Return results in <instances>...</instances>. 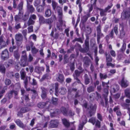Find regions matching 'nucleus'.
<instances>
[{
  "instance_id": "obj_1",
  "label": "nucleus",
  "mask_w": 130,
  "mask_h": 130,
  "mask_svg": "<svg viewBox=\"0 0 130 130\" xmlns=\"http://www.w3.org/2000/svg\"><path fill=\"white\" fill-rule=\"evenodd\" d=\"M83 106L86 108H87L88 113L90 117L93 115L95 112L96 108V105L95 104L93 105L92 104L88 105L87 103L85 101L83 104Z\"/></svg>"
},
{
  "instance_id": "obj_2",
  "label": "nucleus",
  "mask_w": 130,
  "mask_h": 130,
  "mask_svg": "<svg viewBox=\"0 0 130 130\" xmlns=\"http://www.w3.org/2000/svg\"><path fill=\"white\" fill-rule=\"evenodd\" d=\"M57 11L58 13V17L59 18V21L60 23L62 24L63 23L62 18L63 15L62 8L60 6H58L56 8Z\"/></svg>"
},
{
  "instance_id": "obj_3",
  "label": "nucleus",
  "mask_w": 130,
  "mask_h": 130,
  "mask_svg": "<svg viewBox=\"0 0 130 130\" xmlns=\"http://www.w3.org/2000/svg\"><path fill=\"white\" fill-rule=\"evenodd\" d=\"M101 25L100 24L96 27L97 41L98 44H99L100 42V39L101 37L103 36V34L101 32Z\"/></svg>"
},
{
  "instance_id": "obj_4",
  "label": "nucleus",
  "mask_w": 130,
  "mask_h": 130,
  "mask_svg": "<svg viewBox=\"0 0 130 130\" xmlns=\"http://www.w3.org/2000/svg\"><path fill=\"white\" fill-rule=\"evenodd\" d=\"M83 60L84 66L86 67H88L89 66L90 63L91 62L90 59L88 57L85 56L83 58Z\"/></svg>"
},
{
  "instance_id": "obj_5",
  "label": "nucleus",
  "mask_w": 130,
  "mask_h": 130,
  "mask_svg": "<svg viewBox=\"0 0 130 130\" xmlns=\"http://www.w3.org/2000/svg\"><path fill=\"white\" fill-rule=\"evenodd\" d=\"M130 17V12L129 10L123 11L122 13L121 18L123 19H128Z\"/></svg>"
},
{
  "instance_id": "obj_6",
  "label": "nucleus",
  "mask_w": 130,
  "mask_h": 130,
  "mask_svg": "<svg viewBox=\"0 0 130 130\" xmlns=\"http://www.w3.org/2000/svg\"><path fill=\"white\" fill-rule=\"evenodd\" d=\"M125 101L128 104H124L123 106L125 107V108L127 109L128 110L127 113L129 116V120H130V108L129 107L130 105V100L127 99Z\"/></svg>"
},
{
  "instance_id": "obj_7",
  "label": "nucleus",
  "mask_w": 130,
  "mask_h": 130,
  "mask_svg": "<svg viewBox=\"0 0 130 130\" xmlns=\"http://www.w3.org/2000/svg\"><path fill=\"white\" fill-rule=\"evenodd\" d=\"M129 85L128 81L124 79L123 77L122 79L121 82V85L122 87L125 88Z\"/></svg>"
},
{
  "instance_id": "obj_8",
  "label": "nucleus",
  "mask_w": 130,
  "mask_h": 130,
  "mask_svg": "<svg viewBox=\"0 0 130 130\" xmlns=\"http://www.w3.org/2000/svg\"><path fill=\"white\" fill-rule=\"evenodd\" d=\"M41 89L42 90L41 96L43 99H44L46 98L47 96V90L43 87H41Z\"/></svg>"
},
{
  "instance_id": "obj_9",
  "label": "nucleus",
  "mask_w": 130,
  "mask_h": 130,
  "mask_svg": "<svg viewBox=\"0 0 130 130\" xmlns=\"http://www.w3.org/2000/svg\"><path fill=\"white\" fill-rule=\"evenodd\" d=\"M50 126L51 128L56 127H57L59 122L57 120H51L50 122Z\"/></svg>"
},
{
  "instance_id": "obj_10",
  "label": "nucleus",
  "mask_w": 130,
  "mask_h": 130,
  "mask_svg": "<svg viewBox=\"0 0 130 130\" xmlns=\"http://www.w3.org/2000/svg\"><path fill=\"white\" fill-rule=\"evenodd\" d=\"M27 8L29 12L32 13L35 12V8L32 5H30L29 3H27Z\"/></svg>"
},
{
  "instance_id": "obj_11",
  "label": "nucleus",
  "mask_w": 130,
  "mask_h": 130,
  "mask_svg": "<svg viewBox=\"0 0 130 130\" xmlns=\"http://www.w3.org/2000/svg\"><path fill=\"white\" fill-rule=\"evenodd\" d=\"M23 37L22 35L20 34H17L15 36V39L17 41L21 42V44L22 43L23 41Z\"/></svg>"
},
{
  "instance_id": "obj_12",
  "label": "nucleus",
  "mask_w": 130,
  "mask_h": 130,
  "mask_svg": "<svg viewBox=\"0 0 130 130\" xmlns=\"http://www.w3.org/2000/svg\"><path fill=\"white\" fill-rule=\"evenodd\" d=\"M8 55V52L7 49L2 52L1 55L2 59L4 60L7 59V56Z\"/></svg>"
},
{
  "instance_id": "obj_13",
  "label": "nucleus",
  "mask_w": 130,
  "mask_h": 130,
  "mask_svg": "<svg viewBox=\"0 0 130 130\" xmlns=\"http://www.w3.org/2000/svg\"><path fill=\"white\" fill-rule=\"evenodd\" d=\"M90 16V13H88L87 14L84 16L81 20V22L83 24L87 21L88 18Z\"/></svg>"
},
{
  "instance_id": "obj_14",
  "label": "nucleus",
  "mask_w": 130,
  "mask_h": 130,
  "mask_svg": "<svg viewBox=\"0 0 130 130\" xmlns=\"http://www.w3.org/2000/svg\"><path fill=\"white\" fill-rule=\"evenodd\" d=\"M48 102H41L39 103L37 105V107L40 108H44L47 104Z\"/></svg>"
},
{
  "instance_id": "obj_15",
  "label": "nucleus",
  "mask_w": 130,
  "mask_h": 130,
  "mask_svg": "<svg viewBox=\"0 0 130 130\" xmlns=\"http://www.w3.org/2000/svg\"><path fill=\"white\" fill-rule=\"evenodd\" d=\"M84 70H83L81 71H79L78 70H76L74 71V73L73 74V76L74 78L78 77H79L80 74L83 72Z\"/></svg>"
},
{
  "instance_id": "obj_16",
  "label": "nucleus",
  "mask_w": 130,
  "mask_h": 130,
  "mask_svg": "<svg viewBox=\"0 0 130 130\" xmlns=\"http://www.w3.org/2000/svg\"><path fill=\"white\" fill-rule=\"evenodd\" d=\"M64 78L63 75L60 74H59L56 78L57 80L60 83L63 82L64 81Z\"/></svg>"
},
{
  "instance_id": "obj_17",
  "label": "nucleus",
  "mask_w": 130,
  "mask_h": 130,
  "mask_svg": "<svg viewBox=\"0 0 130 130\" xmlns=\"http://www.w3.org/2000/svg\"><path fill=\"white\" fill-rule=\"evenodd\" d=\"M84 77L85 84L87 85L89 84L90 82V80L88 75L86 74H85Z\"/></svg>"
},
{
  "instance_id": "obj_18",
  "label": "nucleus",
  "mask_w": 130,
  "mask_h": 130,
  "mask_svg": "<svg viewBox=\"0 0 130 130\" xmlns=\"http://www.w3.org/2000/svg\"><path fill=\"white\" fill-rule=\"evenodd\" d=\"M119 89V86L117 85H113L111 87V91L115 93L117 92L118 90Z\"/></svg>"
},
{
  "instance_id": "obj_19",
  "label": "nucleus",
  "mask_w": 130,
  "mask_h": 130,
  "mask_svg": "<svg viewBox=\"0 0 130 130\" xmlns=\"http://www.w3.org/2000/svg\"><path fill=\"white\" fill-rule=\"evenodd\" d=\"M58 92L61 94L64 95L66 93L67 90L65 88L62 87L59 89Z\"/></svg>"
},
{
  "instance_id": "obj_20",
  "label": "nucleus",
  "mask_w": 130,
  "mask_h": 130,
  "mask_svg": "<svg viewBox=\"0 0 130 130\" xmlns=\"http://www.w3.org/2000/svg\"><path fill=\"white\" fill-rule=\"evenodd\" d=\"M120 34L119 37L120 38H122L124 37L125 34V32L123 27H122V29L120 30Z\"/></svg>"
},
{
  "instance_id": "obj_21",
  "label": "nucleus",
  "mask_w": 130,
  "mask_h": 130,
  "mask_svg": "<svg viewBox=\"0 0 130 130\" xmlns=\"http://www.w3.org/2000/svg\"><path fill=\"white\" fill-rule=\"evenodd\" d=\"M20 74L21 79H22L24 80V78L26 77L25 76L26 73L24 69H22L21 71H20Z\"/></svg>"
},
{
  "instance_id": "obj_22",
  "label": "nucleus",
  "mask_w": 130,
  "mask_h": 130,
  "mask_svg": "<svg viewBox=\"0 0 130 130\" xmlns=\"http://www.w3.org/2000/svg\"><path fill=\"white\" fill-rule=\"evenodd\" d=\"M15 122L18 126L24 128L25 126L19 119L15 121Z\"/></svg>"
},
{
  "instance_id": "obj_23",
  "label": "nucleus",
  "mask_w": 130,
  "mask_h": 130,
  "mask_svg": "<svg viewBox=\"0 0 130 130\" xmlns=\"http://www.w3.org/2000/svg\"><path fill=\"white\" fill-rule=\"evenodd\" d=\"M97 9L100 11V15L101 16H106V11L105 10L102 9L100 8H97Z\"/></svg>"
},
{
  "instance_id": "obj_24",
  "label": "nucleus",
  "mask_w": 130,
  "mask_h": 130,
  "mask_svg": "<svg viewBox=\"0 0 130 130\" xmlns=\"http://www.w3.org/2000/svg\"><path fill=\"white\" fill-rule=\"evenodd\" d=\"M58 99L53 97L52 98L51 102L54 105H56L58 104Z\"/></svg>"
},
{
  "instance_id": "obj_25",
  "label": "nucleus",
  "mask_w": 130,
  "mask_h": 130,
  "mask_svg": "<svg viewBox=\"0 0 130 130\" xmlns=\"http://www.w3.org/2000/svg\"><path fill=\"white\" fill-rule=\"evenodd\" d=\"M83 118H84L85 119V122H83L82 124H79V126L78 130H82L83 127L84 126V125L87 122L86 120L87 118L85 116H83V118H82V119Z\"/></svg>"
},
{
  "instance_id": "obj_26",
  "label": "nucleus",
  "mask_w": 130,
  "mask_h": 130,
  "mask_svg": "<svg viewBox=\"0 0 130 130\" xmlns=\"http://www.w3.org/2000/svg\"><path fill=\"white\" fill-rule=\"evenodd\" d=\"M14 93L15 95V98L16 99H18V98L17 96V95L18 94V92L14 90H11L10 92V97L11 98L12 97V94Z\"/></svg>"
},
{
  "instance_id": "obj_27",
  "label": "nucleus",
  "mask_w": 130,
  "mask_h": 130,
  "mask_svg": "<svg viewBox=\"0 0 130 130\" xmlns=\"http://www.w3.org/2000/svg\"><path fill=\"white\" fill-rule=\"evenodd\" d=\"M23 15V13H19V12L18 15H17L15 17V20L16 21H19Z\"/></svg>"
},
{
  "instance_id": "obj_28",
  "label": "nucleus",
  "mask_w": 130,
  "mask_h": 130,
  "mask_svg": "<svg viewBox=\"0 0 130 130\" xmlns=\"http://www.w3.org/2000/svg\"><path fill=\"white\" fill-rule=\"evenodd\" d=\"M36 10L38 12H41L44 10V8L41 5H39L36 7Z\"/></svg>"
},
{
  "instance_id": "obj_29",
  "label": "nucleus",
  "mask_w": 130,
  "mask_h": 130,
  "mask_svg": "<svg viewBox=\"0 0 130 130\" xmlns=\"http://www.w3.org/2000/svg\"><path fill=\"white\" fill-rule=\"evenodd\" d=\"M0 44L1 47H5L6 45L5 42L4 41L3 37L2 36L0 37Z\"/></svg>"
},
{
  "instance_id": "obj_30",
  "label": "nucleus",
  "mask_w": 130,
  "mask_h": 130,
  "mask_svg": "<svg viewBox=\"0 0 130 130\" xmlns=\"http://www.w3.org/2000/svg\"><path fill=\"white\" fill-rule=\"evenodd\" d=\"M124 92L127 98H130V89L127 88L124 90Z\"/></svg>"
},
{
  "instance_id": "obj_31",
  "label": "nucleus",
  "mask_w": 130,
  "mask_h": 130,
  "mask_svg": "<svg viewBox=\"0 0 130 130\" xmlns=\"http://www.w3.org/2000/svg\"><path fill=\"white\" fill-rule=\"evenodd\" d=\"M39 18V21L40 24L44 23H45V20L43 17L41 15H38Z\"/></svg>"
},
{
  "instance_id": "obj_32",
  "label": "nucleus",
  "mask_w": 130,
  "mask_h": 130,
  "mask_svg": "<svg viewBox=\"0 0 130 130\" xmlns=\"http://www.w3.org/2000/svg\"><path fill=\"white\" fill-rule=\"evenodd\" d=\"M23 2H21L18 5V7L17 8L18 9L19 11V13H23L21 11V10L22 9L23 5Z\"/></svg>"
},
{
  "instance_id": "obj_33",
  "label": "nucleus",
  "mask_w": 130,
  "mask_h": 130,
  "mask_svg": "<svg viewBox=\"0 0 130 130\" xmlns=\"http://www.w3.org/2000/svg\"><path fill=\"white\" fill-rule=\"evenodd\" d=\"M62 122L65 126L68 127L70 126V124L67 119H62Z\"/></svg>"
},
{
  "instance_id": "obj_34",
  "label": "nucleus",
  "mask_w": 130,
  "mask_h": 130,
  "mask_svg": "<svg viewBox=\"0 0 130 130\" xmlns=\"http://www.w3.org/2000/svg\"><path fill=\"white\" fill-rule=\"evenodd\" d=\"M95 87L92 86H89L87 88V92L89 93L93 92Z\"/></svg>"
},
{
  "instance_id": "obj_35",
  "label": "nucleus",
  "mask_w": 130,
  "mask_h": 130,
  "mask_svg": "<svg viewBox=\"0 0 130 130\" xmlns=\"http://www.w3.org/2000/svg\"><path fill=\"white\" fill-rule=\"evenodd\" d=\"M45 17H48L51 16V11L50 10L48 9L45 11Z\"/></svg>"
},
{
  "instance_id": "obj_36",
  "label": "nucleus",
  "mask_w": 130,
  "mask_h": 130,
  "mask_svg": "<svg viewBox=\"0 0 130 130\" xmlns=\"http://www.w3.org/2000/svg\"><path fill=\"white\" fill-rule=\"evenodd\" d=\"M60 110L64 115L66 116L68 115L66 109L64 107H62L61 108Z\"/></svg>"
},
{
  "instance_id": "obj_37",
  "label": "nucleus",
  "mask_w": 130,
  "mask_h": 130,
  "mask_svg": "<svg viewBox=\"0 0 130 130\" xmlns=\"http://www.w3.org/2000/svg\"><path fill=\"white\" fill-rule=\"evenodd\" d=\"M6 109L3 107L0 108V113H1V115H4L6 114L7 112L6 111Z\"/></svg>"
},
{
  "instance_id": "obj_38",
  "label": "nucleus",
  "mask_w": 130,
  "mask_h": 130,
  "mask_svg": "<svg viewBox=\"0 0 130 130\" xmlns=\"http://www.w3.org/2000/svg\"><path fill=\"white\" fill-rule=\"evenodd\" d=\"M42 68L38 67H36L35 68V71L38 73H40L41 72V70Z\"/></svg>"
},
{
  "instance_id": "obj_39",
  "label": "nucleus",
  "mask_w": 130,
  "mask_h": 130,
  "mask_svg": "<svg viewBox=\"0 0 130 130\" xmlns=\"http://www.w3.org/2000/svg\"><path fill=\"white\" fill-rule=\"evenodd\" d=\"M79 51L83 53H87L89 51V49L85 47L84 48H81L79 49Z\"/></svg>"
},
{
  "instance_id": "obj_40",
  "label": "nucleus",
  "mask_w": 130,
  "mask_h": 130,
  "mask_svg": "<svg viewBox=\"0 0 130 130\" xmlns=\"http://www.w3.org/2000/svg\"><path fill=\"white\" fill-rule=\"evenodd\" d=\"M58 4L55 1H52V5L53 8V9L54 10H55L57 7V6Z\"/></svg>"
},
{
  "instance_id": "obj_41",
  "label": "nucleus",
  "mask_w": 130,
  "mask_h": 130,
  "mask_svg": "<svg viewBox=\"0 0 130 130\" xmlns=\"http://www.w3.org/2000/svg\"><path fill=\"white\" fill-rule=\"evenodd\" d=\"M14 56L16 59L17 60L20 57V55L17 51H14Z\"/></svg>"
},
{
  "instance_id": "obj_42",
  "label": "nucleus",
  "mask_w": 130,
  "mask_h": 130,
  "mask_svg": "<svg viewBox=\"0 0 130 130\" xmlns=\"http://www.w3.org/2000/svg\"><path fill=\"white\" fill-rule=\"evenodd\" d=\"M100 78L101 79H105L107 77V74H102L101 73H100Z\"/></svg>"
},
{
  "instance_id": "obj_43",
  "label": "nucleus",
  "mask_w": 130,
  "mask_h": 130,
  "mask_svg": "<svg viewBox=\"0 0 130 130\" xmlns=\"http://www.w3.org/2000/svg\"><path fill=\"white\" fill-rule=\"evenodd\" d=\"M53 22V20L52 18H50L45 20V23L48 24H51Z\"/></svg>"
},
{
  "instance_id": "obj_44",
  "label": "nucleus",
  "mask_w": 130,
  "mask_h": 130,
  "mask_svg": "<svg viewBox=\"0 0 130 130\" xmlns=\"http://www.w3.org/2000/svg\"><path fill=\"white\" fill-rule=\"evenodd\" d=\"M35 23V21L34 20L29 18L27 22V24L28 26H29L30 25H33Z\"/></svg>"
},
{
  "instance_id": "obj_45",
  "label": "nucleus",
  "mask_w": 130,
  "mask_h": 130,
  "mask_svg": "<svg viewBox=\"0 0 130 130\" xmlns=\"http://www.w3.org/2000/svg\"><path fill=\"white\" fill-rule=\"evenodd\" d=\"M96 120L94 117H92L89 119V122L92 123L93 125H94L96 121Z\"/></svg>"
},
{
  "instance_id": "obj_46",
  "label": "nucleus",
  "mask_w": 130,
  "mask_h": 130,
  "mask_svg": "<svg viewBox=\"0 0 130 130\" xmlns=\"http://www.w3.org/2000/svg\"><path fill=\"white\" fill-rule=\"evenodd\" d=\"M108 88H105L104 89V93L103 94V96L107 97L108 94Z\"/></svg>"
},
{
  "instance_id": "obj_47",
  "label": "nucleus",
  "mask_w": 130,
  "mask_h": 130,
  "mask_svg": "<svg viewBox=\"0 0 130 130\" xmlns=\"http://www.w3.org/2000/svg\"><path fill=\"white\" fill-rule=\"evenodd\" d=\"M33 57L31 54H29V55L28 58L27 59V62H30L33 61Z\"/></svg>"
},
{
  "instance_id": "obj_48",
  "label": "nucleus",
  "mask_w": 130,
  "mask_h": 130,
  "mask_svg": "<svg viewBox=\"0 0 130 130\" xmlns=\"http://www.w3.org/2000/svg\"><path fill=\"white\" fill-rule=\"evenodd\" d=\"M49 76V75L48 74H44L42 78L40 79V81H42L45 79H48V77Z\"/></svg>"
},
{
  "instance_id": "obj_49",
  "label": "nucleus",
  "mask_w": 130,
  "mask_h": 130,
  "mask_svg": "<svg viewBox=\"0 0 130 130\" xmlns=\"http://www.w3.org/2000/svg\"><path fill=\"white\" fill-rule=\"evenodd\" d=\"M21 61V64L23 67H24L27 66L28 64V63H29L27 62V60Z\"/></svg>"
},
{
  "instance_id": "obj_50",
  "label": "nucleus",
  "mask_w": 130,
  "mask_h": 130,
  "mask_svg": "<svg viewBox=\"0 0 130 130\" xmlns=\"http://www.w3.org/2000/svg\"><path fill=\"white\" fill-rule=\"evenodd\" d=\"M106 62H107L112 61V60L111 56L110 55H108L106 58Z\"/></svg>"
},
{
  "instance_id": "obj_51",
  "label": "nucleus",
  "mask_w": 130,
  "mask_h": 130,
  "mask_svg": "<svg viewBox=\"0 0 130 130\" xmlns=\"http://www.w3.org/2000/svg\"><path fill=\"white\" fill-rule=\"evenodd\" d=\"M85 47L89 50V40L88 39H86V40H85Z\"/></svg>"
},
{
  "instance_id": "obj_52",
  "label": "nucleus",
  "mask_w": 130,
  "mask_h": 130,
  "mask_svg": "<svg viewBox=\"0 0 130 130\" xmlns=\"http://www.w3.org/2000/svg\"><path fill=\"white\" fill-rule=\"evenodd\" d=\"M31 51L32 53L34 54L38 52V50L35 47H32Z\"/></svg>"
},
{
  "instance_id": "obj_53",
  "label": "nucleus",
  "mask_w": 130,
  "mask_h": 130,
  "mask_svg": "<svg viewBox=\"0 0 130 130\" xmlns=\"http://www.w3.org/2000/svg\"><path fill=\"white\" fill-rule=\"evenodd\" d=\"M40 0H35L34 2V5L35 6H37L40 4Z\"/></svg>"
},
{
  "instance_id": "obj_54",
  "label": "nucleus",
  "mask_w": 130,
  "mask_h": 130,
  "mask_svg": "<svg viewBox=\"0 0 130 130\" xmlns=\"http://www.w3.org/2000/svg\"><path fill=\"white\" fill-rule=\"evenodd\" d=\"M86 31L87 33L88 34H90L92 32L91 28L88 26L86 27Z\"/></svg>"
},
{
  "instance_id": "obj_55",
  "label": "nucleus",
  "mask_w": 130,
  "mask_h": 130,
  "mask_svg": "<svg viewBox=\"0 0 130 130\" xmlns=\"http://www.w3.org/2000/svg\"><path fill=\"white\" fill-rule=\"evenodd\" d=\"M5 67L3 65H0V71L2 73H5Z\"/></svg>"
},
{
  "instance_id": "obj_56",
  "label": "nucleus",
  "mask_w": 130,
  "mask_h": 130,
  "mask_svg": "<svg viewBox=\"0 0 130 130\" xmlns=\"http://www.w3.org/2000/svg\"><path fill=\"white\" fill-rule=\"evenodd\" d=\"M109 83V81L107 83H106L104 82H102V85L103 87H105L106 88H109V87L108 86V84Z\"/></svg>"
},
{
  "instance_id": "obj_57",
  "label": "nucleus",
  "mask_w": 130,
  "mask_h": 130,
  "mask_svg": "<svg viewBox=\"0 0 130 130\" xmlns=\"http://www.w3.org/2000/svg\"><path fill=\"white\" fill-rule=\"evenodd\" d=\"M126 44L125 43H124L123 44L122 47L121 49V51L122 52H124L126 49Z\"/></svg>"
},
{
  "instance_id": "obj_58",
  "label": "nucleus",
  "mask_w": 130,
  "mask_h": 130,
  "mask_svg": "<svg viewBox=\"0 0 130 130\" xmlns=\"http://www.w3.org/2000/svg\"><path fill=\"white\" fill-rule=\"evenodd\" d=\"M25 78V79L24 78V83L25 84V88H27V86L28 84V77L26 76Z\"/></svg>"
},
{
  "instance_id": "obj_59",
  "label": "nucleus",
  "mask_w": 130,
  "mask_h": 130,
  "mask_svg": "<svg viewBox=\"0 0 130 130\" xmlns=\"http://www.w3.org/2000/svg\"><path fill=\"white\" fill-rule=\"evenodd\" d=\"M37 18L36 16L34 14H31L30 15L29 18L34 21L36 20Z\"/></svg>"
},
{
  "instance_id": "obj_60",
  "label": "nucleus",
  "mask_w": 130,
  "mask_h": 130,
  "mask_svg": "<svg viewBox=\"0 0 130 130\" xmlns=\"http://www.w3.org/2000/svg\"><path fill=\"white\" fill-rule=\"evenodd\" d=\"M27 60V58L26 55H22L21 56V61Z\"/></svg>"
},
{
  "instance_id": "obj_61",
  "label": "nucleus",
  "mask_w": 130,
  "mask_h": 130,
  "mask_svg": "<svg viewBox=\"0 0 130 130\" xmlns=\"http://www.w3.org/2000/svg\"><path fill=\"white\" fill-rule=\"evenodd\" d=\"M71 70L73 71L74 70V63H71L70 66Z\"/></svg>"
},
{
  "instance_id": "obj_62",
  "label": "nucleus",
  "mask_w": 130,
  "mask_h": 130,
  "mask_svg": "<svg viewBox=\"0 0 130 130\" xmlns=\"http://www.w3.org/2000/svg\"><path fill=\"white\" fill-rule=\"evenodd\" d=\"M28 95V94L25 95L24 96H23V97L22 98V99H23V98L25 99V100L26 101V102H27L29 100Z\"/></svg>"
},
{
  "instance_id": "obj_63",
  "label": "nucleus",
  "mask_w": 130,
  "mask_h": 130,
  "mask_svg": "<svg viewBox=\"0 0 130 130\" xmlns=\"http://www.w3.org/2000/svg\"><path fill=\"white\" fill-rule=\"evenodd\" d=\"M88 7L89 8V11L88 13H90V12L93 9L92 4H89L88 5Z\"/></svg>"
},
{
  "instance_id": "obj_64",
  "label": "nucleus",
  "mask_w": 130,
  "mask_h": 130,
  "mask_svg": "<svg viewBox=\"0 0 130 130\" xmlns=\"http://www.w3.org/2000/svg\"><path fill=\"white\" fill-rule=\"evenodd\" d=\"M81 96V95L79 93V91H78L76 92L75 93V98H78Z\"/></svg>"
}]
</instances>
